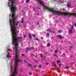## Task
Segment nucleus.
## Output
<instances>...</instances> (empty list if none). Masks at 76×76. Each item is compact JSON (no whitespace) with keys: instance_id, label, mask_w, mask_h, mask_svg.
<instances>
[{"instance_id":"obj_58","label":"nucleus","mask_w":76,"mask_h":76,"mask_svg":"<svg viewBox=\"0 0 76 76\" xmlns=\"http://www.w3.org/2000/svg\"><path fill=\"white\" fill-rule=\"evenodd\" d=\"M44 60V59H42V60Z\"/></svg>"},{"instance_id":"obj_51","label":"nucleus","mask_w":76,"mask_h":76,"mask_svg":"<svg viewBox=\"0 0 76 76\" xmlns=\"http://www.w3.org/2000/svg\"><path fill=\"white\" fill-rule=\"evenodd\" d=\"M36 45H38V44H36Z\"/></svg>"},{"instance_id":"obj_43","label":"nucleus","mask_w":76,"mask_h":76,"mask_svg":"<svg viewBox=\"0 0 76 76\" xmlns=\"http://www.w3.org/2000/svg\"><path fill=\"white\" fill-rule=\"evenodd\" d=\"M75 26H76V23H75Z\"/></svg>"},{"instance_id":"obj_6","label":"nucleus","mask_w":76,"mask_h":76,"mask_svg":"<svg viewBox=\"0 0 76 76\" xmlns=\"http://www.w3.org/2000/svg\"><path fill=\"white\" fill-rule=\"evenodd\" d=\"M29 38L30 39H31V38H32V36H31V34H29Z\"/></svg>"},{"instance_id":"obj_39","label":"nucleus","mask_w":76,"mask_h":76,"mask_svg":"<svg viewBox=\"0 0 76 76\" xmlns=\"http://www.w3.org/2000/svg\"><path fill=\"white\" fill-rule=\"evenodd\" d=\"M41 39H43V37H41Z\"/></svg>"},{"instance_id":"obj_31","label":"nucleus","mask_w":76,"mask_h":76,"mask_svg":"<svg viewBox=\"0 0 76 76\" xmlns=\"http://www.w3.org/2000/svg\"><path fill=\"white\" fill-rule=\"evenodd\" d=\"M61 64H59V67H60V66H61Z\"/></svg>"},{"instance_id":"obj_1","label":"nucleus","mask_w":76,"mask_h":76,"mask_svg":"<svg viewBox=\"0 0 76 76\" xmlns=\"http://www.w3.org/2000/svg\"><path fill=\"white\" fill-rule=\"evenodd\" d=\"M47 31H49V32H52V31H51V30L50 29V28H48V29L47 30Z\"/></svg>"},{"instance_id":"obj_16","label":"nucleus","mask_w":76,"mask_h":76,"mask_svg":"<svg viewBox=\"0 0 76 76\" xmlns=\"http://www.w3.org/2000/svg\"><path fill=\"white\" fill-rule=\"evenodd\" d=\"M7 57L8 58H9V54H7Z\"/></svg>"},{"instance_id":"obj_48","label":"nucleus","mask_w":76,"mask_h":76,"mask_svg":"<svg viewBox=\"0 0 76 76\" xmlns=\"http://www.w3.org/2000/svg\"><path fill=\"white\" fill-rule=\"evenodd\" d=\"M36 72H38V70H36Z\"/></svg>"},{"instance_id":"obj_29","label":"nucleus","mask_w":76,"mask_h":76,"mask_svg":"<svg viewBox=\"0 0 76 76\" xmlns=\"http://www.w3.org/2000/svg\"><path fill=\"white\" fill-rule=\"evenodd\" d=\"M47 35L48 36H49V33H47Z\"/></svg>"},{"instance_id":"obj_45","label":"nucleus","mask_w":76,"mask_h":76,"mask_svg":"<svg viewBox=\"0 0 76 76\" xmlns=\"http://www.w3.org/2000/svg\"><path fill=\"white\" fill-rule=\"evenodd\" d=\"M74 63H71V64H73Z\"/></svg>"},{"instance_id":"obj_23","label":"nucleus","mask_w":76,"mask_h":76,"mask_svg":"<svg viewBox=\"0 0 76 76\" xmlns=\"http://www.w3.org/2000/svg\"><path fill=\"white\" fill-rule=\"evenodd\" d=\"M32 36L33 37H35V34H33L32 35Z\"/></svg>"},{"instance_id":"obj_35","label":"nucleus","mask_w":76,"mask_h":76,"mask_svg":"<svg viewBox=\"0 0 76 76\" xmlns=\"http://www.w3.org/2000/svg\"><path fill=\"white\" fill-rule=\"evenodd\" d=\"M20 72H22V69H20Z\"/></svg>"},{"instance_id":"obj_37","label":"nucleus","mask_w":76,"mask_h":76,"mask_svg":"<svg viewBox=\"0 0 76 76\" xmlns=\"http://www.w3.org/2000/svg\"><path fill=\"white\" fill-rule=\"evenodd\" d=\"M46 57V56H45L44 57V59H45V58Z\"/></svg>"},{"instance_id":"obj_30","label":"nucleus","mask_w":76,"mask_h":76,"mask_svg":"<svg viewBox=\"0 0 76 76\" xmlns=\"http://www.w3.org/2000/svg\"><path fill=\"white\" fill-rule=\"evenodd\" d=\"M25 51L26 52H28V50H26Z\"/></svg>"},{"instance_id":"obj_46","label":"nucleus","mask_w":76,"mask_h":76,"mask_svg":"<svg viewBox=\"0 0 76 76\" xmlns=\"http://www.w3.org/2000/svg\"><path fill=\"white\" fill-rule=\"evenodd\" d=\"M72 56H70V58H72Z\"/></svg>"},{"instance_id":"obj_22","label":"nucleus","mask_w":76,"mask_h":76,"mask_svg":"<svg viewBox=\"0 0 76 76\" xmlns=\"http://www.w3.org/2000/svg\"><path fill=\"white\" fill-rule=\"evenodd\" d=\"M29 75H32V73L31 72H30L29 73Z\"/></svg>"},{"instance_id":"obj_10","label":"nucleus","mask_w":76,"mask_h":76,"mask_svg":"<svg viewBox=\"0 0 76 76\" xmlns=\"http://www.w3.org/2000/svg\"><path fill=\"white\" fill-rule=\"evenodd\" d=\"M47 47H50V43H48L47 45Z\"/></svg>"},{"instance_id":"obj_52","label":"nucleus","mask_w":76,"mask_h":76,"mask_svg":"<svg viewBox=\"0 0 76 76\" xmlns=\"http://www.w3.org/2000/svg\"><path fill=\"white\" fill-rule=\"evenodd\" d=\"M22 12H23V10L22 11Z\"/></svg>"},{"instance_id":"obj_25","label":"nucleus","mask_w":76,"mask_h":76,"mask_svg":"<svg viewBox=\"0 0 76 76\" xmlns=\"http://www.w3.org/2000/svg\"><path fill=\"white\" fill-rule=\"evenodd\" d=\"M22 56H23V57H25V55H24V54H21Z\"/></svg>"},{"instance_id":"obj_47","label":"nucleus","mask_w":76,"mask_h":76,"mask_svg":"<svg viewBox=\"0 0 76 76\" xmlns=\"http://www.w3.org/2000/svg\"><path fill=\"white\" fill-rule=\"evenodd\" d=\"M70 47L71 48H72V47L70 46Z\"/></svg>"},{"instance_id":"obj_53","label":"nucleus","mask_w":76,"mask_h":76,"mask_svg":"<svg viewBox=\"0 0 76 76\" xmlns=\"http://www.w3.org/2000/svg\"><path fill=\"white\" fill-rule=\"evenodd\" d=\"M19 26H21V25H20Z\"/></svg>"},{"instance_id":"obj_5","label":"nucleus","mask_w":76,"mask_h":76,"mask_svg":"<svg viewBox=\"0 0 76 76\" xmlns=\"http://www.w3.org/2000/svg\"><path fill=\"white\" fill-rule=\"evenodd\" d=\"M67 6L68 7H69L70 6V3H69Z\"/></svg>"},{"instance_id":"obj_2","label":"nucleus","mask_w":76,"mask_h":76,"mask_svg":"<svg viewBox=\"0 0 76 76\" xmlns=\"http://www.w3.org/2000/svg\"><path fill=\"white\" fill-rule=\"evenodd\" d=\"M57 37H58V38H63L61 35H58L57 36Z\"/></svg>"},{"instance_id":"obj_54","label":"nucleus","mask_w":76,"mask_h":76,"mask_svg":"<svg viewBox=\"0 0 76 76\" xmlns=\"http://www.w3.org/2000/svg\"><path fill=\"white\" fill-rule=\"evenodd\" d=\"M43 76H46L45 75H44Z\"/></svg>"},{"instance_id":"obj_60","label":"nucleus","mask_w":76,"mask_h":76,"mask_svg":"<svg viewBox=\"0 0 76 76\" xmlns=\"http://www.w3.org/2000/svg\"><path fill=\"white\" fill-rule=\"evenodd\" d=\"M37 15H38V14H37Z\"/></svg>"},{"instance_id":"obj_18","label":"nucleus","mask_w":76,"mask_h":76,"mask_svg":"<svg viewBox=\"0 0 76 76\" xmlns=\"http://www.w3.org/2000/svg\"><path fill=\"white\" fill-rule=\"evenodd\" d=\"M39 67L40 68L42 67V66L41 65H39Z\"/></svg>"},{"instance_id":"obj_59","label":"nucleus","mask_w":76,"mask_h":76,"mask_svg":"<svg viewBox=\"0 0 76 76\" xmlns=\"http://www.w3.org/2000/svg\"><path fill=\"white\" fill-rule=\"evenodd\" d=\"M19 76H20V75H19Z\"/></svg>"},{"instance_id":"obj_21","label":"nucleus","mask_w":76,"mask_h":76,"mask_svg":"<svg viewBox=\"0 0 76 76\" xmlns=\"http://www.w3.org/2000/svg\"><path fill=\"white\" fill-rule=\"evenodd\" d=\"M40 56L41 57H43L42 56V54H40Z\"/></svg>"},{"instance_id":"obj_17","label":"nucleus","mask_w":76,"mask_h":76,"mask_svg":"<svg viewBox=\"0 0 76 76\" xmlns=\"http://www.w3.org/2000/svg\"><path fill=\"white\" fill-rule=\"evenodd\" d=\"M57 63H60V60H58Z\"/></svg>"},{"instance_id":"obj_33","label":"nucleus","mask_w":76,"mask_h":76,"mask_svg":"<svg viewBox=\"0 0 76 76\" xmlns=\"http://www.w3.org/2000/svg\"><path fill=\"white\" fill-rule=\"evenodd\" d=\"M35 60V62H38V61H37V60Z\"/></svg>"},{"instance_id":"obj_57","label":"nucleus","mask_w":76,"mask_h":76,"mask_svg":"<svg viewBox=\"0 0 76 76\" xmlns=\"http://www.w3.org/2000/svg\"><path fill=\"white\" fill-rule=\"evenodd\" d=\"M72 69H73V68H72Z\"/></svg>"},{"instance_id":"obj_36","label":"nucleus","mask_w":76,"mask_h":76,"mask_svg":"<svg viewBox=\"0 0 76 76\" xmlns=\"http://www.w3.org/2000/svg\"><path fill=\"white\" fill-rule=\"evenodd\" d=\"M63 55L64 56V57H65V54L64 53Z\"/></svg>"},{"instance_id":"obj_40","label":"nucleus","mask_w":76,"mask_h":76,"mask_svg":"<svg viewBox=\"0 0 76 76\" xmlns=\"http://www.w3.org/2000/svg\"><path fill=\"white\" fill-rule=\"evenodd\" d=\"M72 28H73V26H72Z\"/></svg>"},{"instance_id":"obj_49","label":"nucleus","mask_w":76,"mask_h":76,"mask_svg":"<svg viewBox=\"0 0 76 76\" xmlns=\"http://www.w3.org/2000/svg\"><path fill=\"white\" fill-rule=\"evenodd\" d=\"M37 25H38L39 24V23H37Z\"/></svg>"},{"instance_id":"obj_41","label":"nucleus","mask_w":76,"mask_h":76,"mask_svg":"<svg viewBox=\"0 0 76 76\" xmlns=\"http://www.w3.org/2000/svg\"><path fill=\"white\" fill-rule=\"evenodd\" d=\"M55 62H52L53 64H55Z\"/></svg>"},{"instance_id":"obj_8","label":"nucleus","mask_w":76,"mask_h":76,"mask_svg":"<svg viewBox=\"0 0 76 76\" xmlns=\"http://www.w3.org/2000/svg\"><path fill=\"white\" fill-rule=\"evenodd\" d=\"M21 23H23V18H22V21H21Z\"/></svg>"},{"instance_id":"obj_50","label":"nucleus","mask_w":76,"mask_h":76,"mask_svg":"<svg viewBox=\"0 0 76 76\" xmlns=\"http://www.w3.org/2000/svg\"><path fill=\"white\" fill-rule=\"evenodd\" d=\"M52 32L53 33H54V31H53V32Z\"/></svg>"},{"instance_id":"obj_38","label":"nucleus","mask_w":76,"mask_h":76,"mask_svg":"<svg viewBox=\"0 0 76 76\" xmlns=\"http://www.w3.org/2000/svg\"><path fill=\"white\" fill-rule=\"evenodd\" d=\"M37 67V66H36L35 65L34 66V67L35 68V67Z\"/></svg>"},{"instance_id":"obj_55","label":"nucleus","mask_w":76,"mask_h":76,"mask_svg":"<svg viewBox=\"0 0 76 76\" xmlns=\"http://www.w3.org/2000/svg\"><path fill=\"white\" fill-rule=\"evenodd\" d=\"M40 9V8H39V9Z\"/></svg>"},{"instance_id":"obj_28","label":"nucleus","mask_w":76,"mask_h":76,"mask_svg":"<svg viewBox=\"0 0 76 76\" xmlns=\"http://www.w3.org/2000/svg\"><path fill=\"white\" fill-rule=\"evenodd\" d=\"M31 49H32L33 50H34V47H32L31 48Z\"/></svg>"},{"instance_id":"obj_42","label":"nucleus","mask_w":76,"mask_h":76,"mask_svg":"<svg viewBox=\"0 0 76 76\" xmlns=\"http://www.w3.org/2000/svg\"><path fill=\"white\" fill-rule=\"evenodd\" d=\"M17 32L18 33H19V31H17Z\"/></svg>"},{"instance_id":"obj_11","label":"nucleus","mask_w":76,"mask_h":76,"mask_svg":"<svg viewBox=\"0 0 76 76\" xmlns=\"http://www.w3.org/2000/svg\"><path fill=\"white\" fill-rule=\"evenodd\" d=\"M35 39H36V40H37V41H39V40L37 38H35Z\"/></svg>"},{"instance_id":"obj_7","label":"nucleus","mask_w":76,"mask_h":76,"mask_svg":"<svg viewBox=\"0 0 76 76\" xmlns=\"http://www.w3.org/2000/svg\"><path fill=\"white\" fill-rule=\"evenodd\" d=\"M69 66H66L65 67V69H69Z\"/></svg>"},{"instance_id":"obj_9","label":"nucleus","mask_w":76,"mask_h":76,"mask_svg":"<svg viewBox=\"0 0 76 76\" xmlns=\"http://www.w3.org/2000/svg\"><path fill=\"white\" fill-rule=\"evenodd\" d=\"M53 56H54V57H56V58H58V56H57V55H53Z\"/></svg>"},{"instance_id":"obj_3","label":"nucleus","mask_w":76,"mask_h":76,"mask_svg":"<svg viewBox=\"0 0 76 76\" xmlns=\"http://www.w3.org/2000/svg\"><path fill=\"white\" fill-rule=\"evenodd\" d=\"M72 32L73 31H72V30L71 29H70L69 31V33L70 34H72Z\"/></svg>"},{"instance_id":"obj_24","label":"nucleus","mask_w":76,"mask_h":76,"mask_svg":"<svg viewBox=\"0 0 76 76\" xmlns=\"http://www.w3.org/2000/svg\"><path fill=\"white\" fill-rule=\"evenodd\" d=\"M57 50H56L55 51V53H57Z\"/></svg>"},{"instance_id":"obj_15","label":"nucleus","mask_w":76,"mask_h":76,"mask_svg":"<svg viewBox=\"0 0 76 76\" xmlns=\"http://www.w3.org/2000/svg\"><path fill=\"white\" fill-rule=\"evenodd\" d=\"M28 2H29V0H27L26 1V3H28Z\"/></svg>"},{"instance_id":"obj_34","label":"nucleus","mask_w":76,"mask_h":76,"mask_svg":"<svg viewBox=\"0 0 76 76\" xmlns=\"http://www.w3.org/2000/svg\"><path fill=\"white\" fill-rule=\"evenodd\" d=\"M46 65H48V63H46Z\"/></svg>"},{"instance_id":"obj_4","label":"nucleus","mask_w":76,"mask_h":76,"mask_svg":"<svg viewBox=\"0 0 76 76\" xmlns=\"http://www.w3.org/2000/svg\"><path fill=\"white\" fill-rule=\"evenodd\" d=\"M27 66H32V64H30V63H28L27 64Z\"/></svg>"},{"instance_id":"obj_12","label":"nucleus","mask_w":76,"mask_h":76,"mask_svg":"<svg viewBox=\"0 0 76 76\" xmlns=\"http://www.w3.org/2000/svg\"><path fill=\"white\" fill-rule=\"evenodd\" d=\"M24 62L25 63H28V62H27V61H25V60H24Z\"/></svg>"},{"instance_id":"obj_13","label":"nucleus","mask_w":76,"mask_h":76,"mask_svg":"<svg viewBox=\"0 0 76 76\" xmlns=\"http://www.w3.org/2000/svg\"><path fill=\"white\" fill-rule=\"evenodd\" d=\"M31 56H34V57H37V56H35V55L34 54L31 55Z\"/></svg>"},{"instance_id":"obj_19","label":"nucleus","mask_w":76,"mask_h":76,"mask_svg":"<svg viewBox=\"0 0 76 76\" xmlns=\"http://www.w3.org/2000/svg\"><path fill=\"white\" fill-rule=\"evenodd\" d=\"M53 66H55V67H57V65L56 64H53Z\"/></svg>"},{"instance_id":"obj_20","label":"nucleus","mask_w":76,"mask_h":76,"mask_svg":"<svg viewBox=\"0 0 76 76\" xmlns=\"http://www.w3.org/2000/svg\"><path fill=\"white\" fill-rule=\"evenodd\" d=\"M57 71L58 72V73H59L60 72H59V69H57Z\"/></svg>"},{"instance_id":"obj_26","label":"nucleus","mask_w":76,"mask_h":76,"mask_svg":"<svg viewBox=\"0 0 76 76\" xmlns=\"http://www.w3.org/2000/svg\"><path fill=\"white\" fill-rule=\"evenodd\" d=\"M35 9H36V8H33V10H34V11H35Z\"/></svg>"},{"instance_id":"obj_27","label":"nucleus","mask_w":76,"mask_h":76,"mask_svg":"<svg viewBox=\"0 0 76 76\" xmlns=\"http://www.w3.org/2000/svg\"><path fill=\"white\" fill-rule=\"evenodd\" d=\"M58 32H61V31L60 30H59Z\"/></svg>"},{"instance_id":"obj_44","label":"nucleus","mask_w":76,"mask_h":76,"mask_svg":"<svg viewBox=\"0 0 76 76\" xmlns=\"http://www.w3.org/2000/svg\"><path fill=\"white\" fill-rule=\"evenodd\" d=\"M43 42L45 44V41H44Z\"/></svg>"},{"instance_id":"obj_32","label":"nucleus","mask_w":76,"mask_h":76,"mask_svg":"<svg viewBox=\"0 0 76 76\" xmlns=\"http://www.w3.org/2000/svg\"><path fill=\"white\" fill-rule=\"evenodd\" d=\"M23 37H26V35H24Z\"/></svg>"},{"instance_id":"obj_14","label":"nucleus","mask_w":76,"mask_h":76,"mask_svg":"<svg viewBox=\"0 0 76 76\" xmlns=\"http://www.w3.org/2000/svg\"><path fill=\"white\" fill-rule=\"evenodd\" d=\"M26 49L28 50H31V48H26Z\"/></svg>"},{"instance_id":"obj_56","label":"nucleus","mask_w":76,"mask_h":76,"mask_svg":"<svg viewBox=\"0 0 76 76\" xmlns=\"http://www.w3.org/2000/svg\"><path fill=\"white\" fill-rule=\"evenodd\" d=\"M9 51H10V50H9Z\"/></svg>"}]
</instances>
